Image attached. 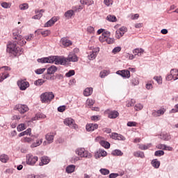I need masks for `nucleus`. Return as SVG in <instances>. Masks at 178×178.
Here are the masks:
<instances>
[{
	"label": "nucleus",
	"instance_id": "f257e3e1",
	"mask_svg": "<svg viewBox=\"0 0 178 178\" xmlns=\"http://www.w3.org/2000/svg\"><path fill=\"white\" fill-rule=\"evenodd\" d=\"M38 63H55V65H66L68 62L67 57L60 58L58 56H50L48 57H43L37 60Z\"/></svg>",
	"mask_w": 178,
	"mask_h": 178
},
{
	"label": "nucleus",
	"instance_id": "f03ea898",
	"mask_svg": "<svg viewBox=\"0 0 178 178\" xmlns=\"http://www.w3.org/2000/svg\"><path fill=\"white\" fill-rule=\"evenodd\" d=\"M17 42H10L7 44V52L12 54L14 56H20L23 54V48L17 47Z\"/></svg>",
	"mask_w": 178,
	"mask_h": 178
},
{
	"label": "nucleus",
	"instance_id": "7ed1b4c3",
	"mask_svg": "<svg viewBox=\"0 0 178 178\" xmlns=\"http://www.w3.org/2000/svg\"><path fill=\"white\" fill-rule=\"evenodd\" d=\"M22 30L15 29L13 31V39L17 40V44L23 47L27 42L24 40V38L20 35Z\"/></svg>",
	"mask_w": 178,
	"mask_h": 178
},
{
	"label": "nucleus",
	"instance_id": "20e7f679",
	"mask_svg": "<svg viewBox=\"0 0 178 178\" xmlns=\"http://www.w3.org/2000/svg\"><path fill=\"white\" fill-rule=\"evenodd\" d=\"M55 98L52 92H46L40 95V101L42 104H49Z\"/></svg>",
	"mask_w": 178,
	"mask_h": 178
},
{
	"label": "nucleus",
	"instance_id": "39448f33",
	"mask_svg": "<svg viewBox=\"0 0 178 178\" xmlns=\"http://www.w3.org/2000/svg\"><path fill=\"white\" fill-rule=\"evenodd\" d=\"M38 162V156H33V154H26V163L29 166H34L35 163Z\"/></svg>",
	"mask_w": 178,
	"mask_h": 178
},
{
	"label": "nucleus",
	"instance_id": "423d86ee",
	"mask_svg": "<svg viewBox=\"0 0 178 178\" xmlns=\"http://www.w3.org/2000/svg\"><path fill=\"white\" fill-rule=\"evenodd\" d=\"M63 123L65 124V126H68V127H70L71 129H74L75 130L79 129V126L76 124L74 120H73L72 118H65Z\"/></svg>",
	"mask_w": 178,
	"mask_h": 178
},
{
	"label": "nucleus",
	"instance_id": "0eeeda50",
	"mask_svg": "<svg viewBox=\"0 0 178 178\" xmlns=\"http://www.w3.org/2000/svg\"><path fill=\"white\" fill-rule=\"evenodd\" d=\"M76 155L81 156V158H91V154L86 151L85 148H78L75 151Z\"/></svg>",
	"mask_w": 178,
	"mask_h": 178
},
{
	"label": "nucleus",
	"instance_id": "6e6552de",
	"mask_svg": "<svg viewBox=\"0 0 178 178\" xmlns=\"http://www.w3.org/2000/svg\"><path fill=\"white\" fill-rule=\"evenodd\" d=\"M17 84L21 91H26V90H27V88L30 87V83H29V81H26L23 79L18 81L17 82Z\"/></svg>",
	"mask_w": 178,
	"mask_h": 178
},
{
	"label": "nucleus",
	"instance_id": "1a4fd4ad",
	"mask_svg": "<svg viewBox=\"0 0 178 178\" xmlns=\"http://www.w3.org/2000/svg\"><path fill=\"white\" fill-rule=\"evenodd\" d=\"M14 111H18L22 115L26 113V112H29V106L25 104H17L14 107Z\"/></svg>",
	"mask_w": 178,
	"mask_h": 178
},
{
	"label": "nucleus",
	"instance_id": "9d476101",
	"mask_svg": "<svg viewBox=\"0 0 178 178\" xmlns=\"http://www.w3.org/2000/svg\"><path fill=\"white\" fill-rule=\"evenodd\" d=\"M173 79L174 80L178 79V70L177 69L171 70L170 74L166 76L165 80L170 81V80H173Z\"/></svg>",
	"mask_w": 178,
	"mask_h": 178
},
{
	"label": "nucleus",
	"instance_id": "9b49d317",
	"mask_svg": "<svg viewBox=\"0 0 178 178\" xmlns=\"http://www.w3.org/2000/svg\"><path fill=\"white\" fill-rule=\"evenodd\" d=\"M54 138H55V136L53 134L49 133L45 135L46 141L43 142V145H48V144H52L54 143Z\"/></svg>",
	"mask_w": 178,
	"mask_h": 178
},
{
	"label": "nucleus",
	"instance_id": "f8f14e48",
	"mask_svg": "<svg viewBox=\"0 0 178 178\" xmlns=\"http://www.w3.org/2000/svg\"><path fill=\"white\" fill-rule=\"evenodd\" d=\"M58 71V67L55 65H51L47 69V74L46 75H44L43 79H46V80H48L49 79L48 77V74H55L56 72Z\"/></svg>",
	"mask_w": 178,
	"mask_h": 178
},
{
	"label": "nucleus",
	"instance_id": "ddd939ff",
	"mask_svg": "<svg viewBox=\"0 0 178 178\" xmlns=\"http://www.w3.org/2000/svg\"><path fill=\"white\" fill-rule=\"evenodd\" d=\"M116 74H119V76H121L124 79H130V71L128 70L117 71Z\"/></svg>",
	"mask_w": 178,
	"mask_h": 178
},
{
	"label": "nucleus",
	"instance_id": "4468645a",
	"mask_svg": "<svg viewBox=\"0 0 178 178\" xmlns=\"http://www.w3.org/2000/svg\"><path fill=\"white\" fill-rule=\"evenodd\" d=\"M165 112H166V109L165 108H161L157 111H154L152 113V116H154V118H159V116L165 115Z\"/></svg>",
	"mask_w": 178,
	"mask_h": 178
},
{
	"label": "nucleus",
	"instance_id": "2eb2a0df",
	"mask_svg": "<svg viewBox=\"0 0 178 178\" xmlns=\"http://www.w3.org/2000/svg\"><path fill=\"white\" fill-rule=\"evenodd\" d=\"M110 136L113 140H118V141H124L126 140V138L123 135L115 132L112 133Z\"/></svg>",
	"mask_w": 178,
	"mask_h": 178
},
{
	"label": "nucleus",
	"instance_id": "dca6fc26",
	"mask_svg": "<svg viewBox=\"0 0 178 178\" xmlns=\"http://www.w3.org/2000/svg\"><path fill=\"white\" fill-rule=\"evenodd\" d=\"M68 62H78L79 57L74 52H70L67 57Z\"/></svg>",
	"mask_w": 178,
	"mask_h": 178
},
{
	"label": "nucleus",
	"instance_id": "f3484780",
	"mask_svg": "<svg viewBox=\"0 0 178 178\" xmlns=\"http://www.w3.org/2000/svg\"><path fill=\"white\" fill-rule=\"evenodd\" d=\"M40 161L41 162L39 163V166H44V165H48V163L51 162V160L47 156H42Z\"/></svg>",
	"mask_w": 178,
	"mask_h": 178
},
{
	"label": "nucleus",
	"instance_id": "a211bd4d",
	"mask_svg": "<svg viewBox=\"0 0 178 178\" xmlns=\"http://www.w3.org/2000/svg\"><path fill=\"white\" fill-rule=\"evenodd\" d=\"M60 42L65 48H66L67 47H70V45H72V42L70 41V40H69L66 38H61Z\"/></svg>",
	"mask_w": 178,
	"mask_h": 178
},
{
	"label": "nucleus",
	"instance_id": "6ab92c4d",
	"mask_svg": "<svg viewBox=\"0 0 178 178\" xmlns=\"http://www.w3.org/2000/svg\"><path fill=\"white\" fill-rule=\"evenodd\" d=\"M86 129L87 131H94V130L98 129V125L97 124H86Z\"/></svg>",
	"mask_w": 178,
	"mask_h": 178
},
{
	"label": "nucleus",
	"instance_id": "aec40b11",
	"mask_svg": "<svg viewBox=\"0 0 178 178\" xmlns=\"http://www.w3.org/2000/svg\"><path fill=\"white\" fill-rule=\"evenodd\" d=\"M107 153L106 151L104 149H99L96 153H95V159H98L101 158V156H106Z\"/></svg>",
	"mask_w": 178,
	"mask_h": 178
},
{
	"label": "nucleus",
	"instance_id": "412c9836",
	"mask_svg": "<svg viewBox=\"0 0 178 178\" xmlns=\"http://www.w3.org/2000/svg\"><path fill=\"white\" fill-rule=\"evenodd\" d=\"M56 22H58V18H56V17H54L44 24V27H51V26H54Z\"/></svg>",
	"mask_w": 178,
	"mask_h": 178
},
{
	"label": "nucleus",
	"instance_id": "4be33fe9",
	"mask_svg": "<svg viewBox=\"0 0 178 178\" xmlns=\"http://www.w3.org/2000/svg\"><path fill=\"white\" fill-rule=\"evenodd\" d=\"M64 16L67 20H69V19H72V17L74 16V10H68L65 13Z\"/></svg>",
	"mask_w": 178,
	"mask_h": 178
},
{
	"label": "nucleus",
	"instance_id": "5701e85b",
	"mask_svg": "<svg viewBox=\"0 0 178 178\" xmlns=\"http://www.w3.org/2000/svg\"><path fill=\"white\" fill-rule=\"evenodd\" d=\"M45 118H47V115H45V114L39 113H37L35 117L32 118V120L33 121L40 120V119H45Z\"/></svg>",
	"mask_w": 178,
	"mask_h": 178
},
{
	"label": "nucleus",
	"instance_id": "b1692460",
	"mask_svg": "<svg viewBox=\"0 0 178 178\" xmlns=\"http://www.w3.org/2000/svg\"><path fill=\"white\" fill-rule=\"evenodd\" d=\"M135 56H141L144 54V50L141 48H136L133 51Z\"/></svg>",
	"mask_w": 178,
	"mask_h": 178
},
{
	"label": "nucleus",
	"instance_id": "393cba45",
	"mask_svg": "<svg viewBox=\"0 0 178 178\" xmlns=\"http://www.w3.org/2000/svg\"><path fill=\"white\" fill-rule=\"evenodd\" d=\"M119 116V112L116 111H111L108 113L109 119H116Z\"/></svg>",
	"mask_w": 178,
	"mask_h": 178
},
{
	"label": "nucleus",
	"instance_id": "a878e982",
	"mask_svg": "<svg viewBox=\"0 0 178 178\" xmlns=\"http://www.w3.org/2000/svg\"><path fill=\"white\" fill-rule=\"evenodd\" d=\"M152 166L155 169H159V166H161V161H158V159H155L152 161Z\"/></svg>",
	"mask_w": 178,
	"mask_h": 178
},
{
	"label": "nucleus",
	"instance_id": "bb28decb",
	"mask_svg": "<svg viewBox=\"0 0 178 178\" xmlns=\"http://www.w3.org/2000/svg\"><path fill=\"white\" fill-rule=\"evenodd\" d=\"M98 52H99V48H97L95 51H92V53L88 56V59H90V60L95 59V58H97Z\"/></svg>",
	"mask_w": 178,
	"mask_h": 178
},
{
	"label": "nucleus",
	"instance_id": "cd10ccee",
	"mask_svg": "<svg viewBox=\"0 0 178 178\" xmlns=\"http://www.w3.org/2000/svg\"><path fill=\"white\" fill-rule=\"evenodd\" d=\"M92 91H93L92 88H86L83 90V95H85V97H90V95H92Z\"/></svg>",
	"mask_w": 178,
	"mask_h": 178
},
{
	"label": "nucleus",
	"instance_id": "c85d7f7f",
	"mask_svg": "<svg viewBox=\"0 0 178 178\" xmlns=\"http://www.w3.org/2000/svg\"><path fill=\"white\" fill-rule=\"evenodd\" d=\"M99 144L102 147H104V148H106L107 149L111 148V143L106 140H100Z\"/></svg>",
	"mask_w": 178,
	"mask_h": 178
},
{
	"label": "nucleus",
	"instance_id": "c756f323",
	"mask_svg": "<svg viewBox=\"0 0 178 178\" xmlns=\"http://www.w3.org/2000/svg\"><path fill=\"white\" fill-rule=\"evenodd\" d=\"M111 155L113 156H122L123 152L120 149H115L112 151Z\"/></svg>",
	"mask_w": 178,
	"mask_h": 178
},
{
	"label": "nucleus",
	"instance_id": "7c9ffc66",
	"mask_svg": "<svg viewBox=\"0 0 178 178\" xmlns=\"http://www.w3.org/2000/svg\"><path fill=\"white\" fill-rule=\"evenodd\" d=\"M19 137H23L24 136H31V128H29L26 131L19 134Z\"/></svg>",
	"mask_w": 178,
	"mask_h": 178
},
{
	"label": "nucleus",
	"instance_id": "2f4dec72",
	"mask_svg": "<svg viewBox=\"0 0 178 178\" xmlns=\"http://www.w3.org/2000/svg\"><path fill=\"white\" fill-rule=\"evenodd\" d=\"M75 170H76V165H67L65 169L67 173H73V172H74Z\"/></svg>",
	"mask_w": 178,
	"mask_h": 178
},
{
	"label": "nucleus",
	"instance_id": "473e14b6",
	"mask_svg": "<svg viewBox=\"0 0 178 178\" xmlns=\"http://www.w3.org/2000/svg\"><path fill=\"white\" fill-rule=\"evenodd\" d=\"M134 156H135L136 158H145V155L144 154L143 152L141 151H136L134 152Z\"/></svg>",
	"mask_w": 178,
	"mask_h": 178
},
{
	"label": "nucleus",
	"instance_id": "72a5a7b5",
	"mask_svg": "<svg viewBox=\"0 0 178 178\" xmlns=\"http://www.w3.org/2000/svg\"><path fill=\"white\" fill-rule=\"evenodd\" d=\"M42 144V139L37 140L36 142L33 143L31 145V148H35L37 147H40V145Z\"/></svg>",
	"mask_w": 178,
	"mask_h": 178
},
{
	"label": "nucleus",
	"instance_id": "f704fd0d",
	"mask_svg": "<svg viewBox=\"0 0 178 178\" xmlns=\"http://www.w3.org/2000/svg\"><path fill=\"white\" fill-rule=\"evenodd\" d=\"M81 5H87L90 6V5H94V1L92 0H80Z\"/></svg>",
	"mask_w": 178,
	"mask_h": 178
},
{
	"label": "nucleus",
	"instance_id": "c9c22d12",
	"mask_svg": "<svg viewBox=\"0 0 178 178\" xmlns=\"http://www.w3.org/2000/svg\"><path fill=\"white\" fill-rule=\"evenodd\" d=\"M138 145L139 149H142L143 151H145L146 149H148V148H150L151 143H149L147 145L138 144Z\"/></svg>",
	"mask_w": 178,
	"mask_h": 178
},
{
	"label": "nucleus",
	"instance_id": "e433bc0d",
	"mask_svg": "<svg viewBox=\"0 0 178 178\" xmlns=\"http://www.w3.org/2000/svg\"><path fill=\"white\" fill-rule=\"evenodd\" d=\"M0 161L3 163H6L9 161V156L6 154H1L0 156Z\"/></svg>",
	"mask_w": 178,
	"mask_h": 178
},
{
	"label": "nucleus",
	"instance_id": "4c0bfd02",
	"mask_svg": "<svg viewBox=\"0 0 178 178\" xmlns=\"http://www.w3.org/2000/svg\"><path fill=\"white\" fill-rule=\"evenodd\" d=\"M131 86H138V84H140V81H138V78L137 77L132 78L131 79Z\"/></svg>",
	"mask_w": 178,
	"mask_h": 178
},
{
	"label": "nucleus",
	"instance_id": "58836bf2",
	"mask_svg": "<svg viewBox=\"0 0 178 178\" xmlns=\"http://www.w3.org/2000/svg\"><path fill=\"white\" fill-rule=\"evenodd\" d=\"M108 74H109V72L107 70H103L99 73V76L101 79H104V77H106V76H108Z\"/></svg>",
	"mask_w": 178,
	"mask_h": 178
},
{
	"label": "nucleus",
	"instance_id": "ea45409f",
	"mask_svg": "<svg viewBox=\"0 0 178 178\" xmlns=\"http://www.w3.org/2000/svg\"><path fill=\"white\" fill-rule=\"evenodd\" d=\"M17 131H23V130H26V124H19L17 127Z\"/></svg>",
	"mask_w": 178,
	"mask_h": 178
},
{
	"label": "nucleus",
	"instance_id": "a19ab883",
	"mask_svg": "<svg viewBox=\"0 0 178 178\" xmlns=\"http://www.w3.org/2000/svg\"><path fill=\"white\" fill-rule=\"evenodd\" d=\"M99 172L101 174H102L104 176H106L107 175H109L110 171L109 170L106 169V168H101L99 170Z\"/></svg>",
	"mask_w": 178,
	"mask_h": 178
},
{
	"label": "nucleus",
	"instance_id": "79ce46f5",
	"mask_svg": "<svg viewBox=\"0 0 178 178\" xmlns=\"http://www.w3.org/2000/svg\"><path fill=\"white\" fill-rule=\"evenodd\" d=\"M161 140H163L164 141H169L170 140V135L169 134H162L161 135Z\"/></svg>",
	"mask_w": 178,
	"mask_h": 178
},
{
	"label": "nucleus",
	"instance_id": "37998d69",
	"mask_svg": "<svg viewBox=\"0 0 178 178\" xmlns=\"http://www.w3.org/2000/svg\"><path fill=\"white\" fill-rule=\"evenodd\" d=\"M106 19L108 22H115L117 20L116 17L115 15H108L106 17Z\"/></svg>",
	"mask_w": 178,
	"mask_h": 178
},
{
	"label": "nucleus",
	"instance_id": "c03bdc74",
	"mask_svg": "<svg viewBox=\"0 0 178 178\" xmlns=\"http://www.w3.org/2000/svg\"><path fill=\"white\" fill-rule=\"evenodd\" d=\"M163 155H165L163 150H157L154 152V156H163Z\"/></svg>",
	"mask_w": 178,
	"mask_h": 178
},
{
	"label": "nucleus",
	"instance_id": "a18cd8bd",
	"mask_svg": "<svg viewBox=\"0 0 178 178\" xmlns=\"http://www.w3.org/2000/svg\"><path fill=\"white\" fill-rule=\"evenodd\" d=\"M9 77V74L2 73L0 74V83H2L3 81L5 80V79H8Z\"/></svg>",
	"mask_w": 178,
	"mask_h": 178
},
{
	"label": "nucleus",
	"instance_id": "49530a36",
	"mask_svg": "<svg viewBox=\"0 0 178 178\" xmlns=\"http://www.w3.org/2000/svg\"><path fill=\"white\" fill-rule=\"evenodd\" d=\"M76 74V72L74 70H70L68 72L65 74L66 77H72V76H74Z\"/></svg>",
	"mask_w": 178,
	"mask_h": 178
},
{
	"label": "nucleus",
	"instance_id": "de8ad7c7",
	"mask_svg": "<svg viewBox=\"0 0 178 178\" xmlns=\"http://www.w3.org/2000/svg\"><path fill=\"white\" fill-rule=\"evenodd\" d=\"M19 8L21 10H26L29 9V4L28 3L21 4V5H19Z\"/></svg>",
	"mask_w": 178,
	"mask_h": 178
},
{
	"label": "nucleus",
	"instance_id": "09e8293b",
	"mask_svg": "<svg viewBox=\"0 0 178 178\" xmlns=\"http://www.w3.org/2000/svg\"><path fill=\"white\" fill-rule=\"evenodd\" d=\"M45 83L44 79H38L34 82L35 86H42V84Z\"/></svg>",
	"mask_w": 178,
	"mask_h": 178
},
{
	"label": "nucleus",
	"instance_id": "8fccbe9b",
	"mask_svg": "<svg viewBox=\"0 0 178 178\" xmlns=\"http://www.w3.org/2000/svg\"><path fill=\"white\" fill-rule=\"evenodd\" d=\"M134 104H136V100L131 99L130 101H128L127 103V106L130 108V106H134Z\"/></svg>",
	"mask_w": 178,
	"mask_h": 178
},
{
	"label": "nucleus",
	"instance_id": "3c124183",
	"mask_svg": "<svg viewBox=\"0 0 178 178\" xmlns=\"http://www.w3.org/2000/svg\"><path fill=\"white\" fill-rule=\"evenodd\" d=\"M86 104L88 105V106H92L95 104V100H93L92 99H88L86 100Z\"/></svg>",
	"mask_w": 178,
	"mask_h": 178
},
{
	"label": "nucleus",
	"instance_id": "603ef678",
	"mask_svg": "<svg viewBox=\"0 0 178 178\" xmlns=\"http://www.w3.org/2000/svg\"><path fill=\"white\" fill-rule=\"evenodd\" d=\"M36 15L32 17V19H34L35 20H40V18L42 17V13H35Z\"/></svg>",
	"mask_w": 178,
	"mask_h": 178
},
{
	"label": "nucleus",
	"instance_id": "864d4df0",
	"mask_svg": "<svg viewBox=\"0 0 178 178\" xmlns=\"http://www.w3.org/2000/svg\"><path fill=\"white\" fill-rule=\"evenodd\" d=\"M33 141V138L24 137L23 138V143H28V144H31V142Z\"/></svg>",
	"mask_w": 178,
	"mask_h": 178
},
{
	"label": "nucleus",
	"instance_id": "5fc2aeb1",
	"mask_svg": "<svg viewBox=\"0 0 178 178\" xmlns=\"http://www.w3.org/2000/svg\"><path fill=\"white\" fill-rule=\"evenodd\" d=\"M127 126H128V127H136L137 126V122L129 121L127 122Z\"/></svg>",
	"mask_w": 178,
	"mask_h": 178
},
{
	"label": "nucleus",
	"instance_id": "6e6d98bb",
	"mask_svg": "<svg viewBox=\"0 0 178 178\" xmlns=\"http://www.w3.org/2000/svg\"><path fill=\"white\" fill-rule=\"evenodd\" d=\"M45 70H46L45 68H39L36 70L35 72L36 74H42V73L45 72Z\"/></svg>",
	"mask_w": 178,
	"mask_h": 178
},
{
	"label": "nucleus",
	"instance_id": "4d7b16f0",
	"mask_svg": "<svg viewBox=\"0 0 178 178\" xmlns=\"http://www.w3.org/2000/svg\"><path fill=\"white\" fill-rule=\"evenodd\" d=\"M120 51H122V47H116L113 49L112 53L116 54L118 52H120Z\"/></svg>",
	"mask_w": 178,
	"mask_h": 178
},
{
	"label": "nucleus",
	"instance_id": "13d9d810",
	"mask_svg": "<svg viewBox=\"0 0 178 178\" xmlns=\"http://www.w3.org/2000/svg\"><path fill=\"white\" fill-rule=\"evenodd\" d=\"M88 33H90V34H94L95 33V29L92 26H88L87 28Z\"/></svg>",
	"mask_w": 178,
	"mask_h": 178
},
{
	"label": "nucleus",
	"instance_id": "bf43d9fd",
	"mask_svg": "<svg viewBox=\"0 0 178 178\" xmlns=\"http://www.w3.org/2000/svg\"><path fill=\"white\" fill-rule=\"evenodd\" d=\"M102 35L104 38H108L111 37V32L105 31L104 32H103Z\"/></svg>",
	"mask_w": 178,
	"mask_h": 178
},
{
	"label": "nucleus",
	"instance_id": "052dcab7",
	"mask_svg": "<svg viewBox=\"0 0 178 178\" xmlns=\"http://www.w3.org/2000/svg\"><path fill=\"white\" fill-rule=\"evenodd\" d=\"M118 31H120L121 33H122V35H124V33L127 32V28L122 26L118 29Z\"/></svg>",
	"mask_w": 178,
	"mask_h": 178
},
{
	"label": "nucleus",
	"instance_id": "680f3d73",
	"mask_svg": "<svg viewBox=\"0 0 178 178\" xmlns=\"http://www.w3.org/2000/svg\"><path fill=\"white\" fill-rule=\"evenodd\" d=\"M154 80H156L159 84H162V76H154Z\"/></svg>",
	"mask_w": 178,
	"mask_h": 178
},
{
	"label": "nucleus",
	"instance_id": "e2e57ef3",
	"mask_svg": "<svg viewBox=\"0 0 178 178\" xmlns=\"http://www.w3.org/2000/svg\"><path fill=\"white\" fill-rule=\"evenodd\" d=\"M115 37L118 38V40H119V38L121 37H123L122 33H121L119 29L115 31Z\"/></svg>",
	"mask_w": 178,
	"mask_h": 178
},
{
	"label": "nucleus",
	"instance_id": "0e129e2a",
	"mask_svg": "<svg viewBox=\"0 0 178 178\" xmlns=\"http://www.w3.org/2000/svg\"><path fill=\"white\" fill-rule=\"evenodd\" d=\"M104 3L106 6H109L110 5L113 4V1L112 0H104Z\"/></svg>",
	"mask_w": 178,
	"mask_h": 178
},
{
	"label": "nucleus",
	"instance_id": "69168bd1",
	"mask_svg": "<svg viewBox=\"0 0 178 178\" xmlns=\"http://www.w3.org/2000/svg\"><path fill=\"white\" fill-rule=\"evenodd\" d=\"M107 44H113L115 42V39L111 38H106V40Z\"/></svg>",
	"mask_w": 178,
	"mask_h": 178
},
{
	"label": "nucleus",
	"instance_id": "338daca9",
	"mask_svg": "<svg viewBox=\"0 0 178 178\" xmlns=\"http://www.w3.org/2000/svg\"><path fill=\"white\" fill-rule=\"evenodd\" d=\"M143 104H137L136 106H135V110L136 111H141V109H143Z\"/></svg>",
	"mask_w": 178,
	"mask_h": 178
},
{
	"label": "nucleus",
	"instance_id": "774afa93",
	"mask_svg": "<svg viewBox=\"0 0 178 178\" xmlns=\"http://www.w3.org/2000/svg\"><path fill=\"white\" fill-rule=\"evenodd\" d=\"M119 177V174L118 173H111L109 175V178H116Z\"/></svg>",
	"mask_w": 178,
	"mask_h": 178
}]
</instances>
